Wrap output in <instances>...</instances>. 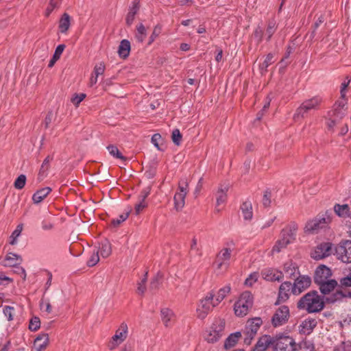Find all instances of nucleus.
Instances as JSON below:
<instances>
[{
	"instance_id": "1",
	"label": "nucleus",
	"mask_w": 351,
	"mask_h": 351,
	"mask_svg": "<svg viewBox=\"0 0 351 351\" xmlns=\"http://www.w3.org/2000/svg\"><path fill=\"white\" fill-rule=\"evenodd\" d=\"M325 304L323 298L316 291H311L303 295L298 302L297 307L308 313H318L323 310Z\"/></svg>"
},
{
	"instance_id": "2",
	"label": "nucleus",
	"mask_w": 351,
	"mask_h": 351,
	"mask_svg": "<svg viewBox=\"0 0 351 351\" xmlns=\"http://www.w3.org/2000/svg\"><path fill=\"white\" fill-rule=\"evenodd\" d=\"M271 347L273 351H293L295 341L289 335L278 334L271 337Z\"/></svg>"
},
{
	"instance_id": "3",
	"label": "nucleus",
	"mask_w": 351,
	"mask_h": 351,
	"mask_svg": "<svg viewBox=\"0 0 351 351\" xmlns=\"http://www.w3.org/2000/svg\"><path fill=\"white\" fill-rule=\"evenodd\" d=\"M322 98L319 96H315L311 99L304 100L296 109L293 114L294 120L297 121L304 118L311 110H316L319 108Z\"/></svg>"
},
{
	"instance_id": "4",
	"label": "nucleus",
	"mask_w": 351,
	"mask_h": 351,
	"mask_svg": "<svg viewBox=\"0 0 351 351\" xmlns=\"http://www.w3.org/2000/svg\"><path fill=\"white\" fill-rule=\"evenodd\" d=\"M254 298L251 292H243L238 300L234 303V310L237 316L243 317L247 314L249 310L252 307Z\"/></svg>"
},
{
	"instance_id": "5",
	"label": "nucleus",
	"mask_w": 351,
	"mask_h": 351,
	"mask_svg": "<svg viewBox=\"0 0 351 351\" xmlns=\"http://www.w3.org/2000/svg\"><path fill=\"white\" fill-rule=\"evenodd\" d=\"M296 230L297 226L295 224L289 228L283 229L281 232V238L276 242L271 252L278 253L291 243L295 239Z\"/></svg>"
},
{
	"instance_id": "6",
	"label": "nucleus",
	"mask_w": 351,
	"mask_h": 351,
	"mask_svg": "<svg viewBox=\"0 0 351 351\" xmlns=\"http://www.w3.org/2000/svg\"><path fill=\"white\" fill-rule=\"evenodd\" d=\"M214 296L213 292H209L204 298L200 300L196 309L197 316L199 319H205L213 308L217 306L214 301Z\"/></svg>"
},
{
	"instance_id": "7",
	"label": "nucleus",
	"mask_w": 351,
	"mask_h": 351,
	"mask_svg": "<svg viewBox=\"0 0 351 351\" xmlns=\"http://www.w3.org/2000/svg\"><path fill=\"white\" fill-rule=\"evenodd\" d=\"M330 221V218L327 213L317 215L315 219L308 221L305 226V232L314 233L319 229L325 228Z\"/></svg>"
},
{
	"instance_id": "8",
	"label": "nucleus",
	"mask_w": 351,
	"mask_h": 351,
	"mask_svg": "<svg viewBox=\"0 0 351 351\" xmlns=\"http://www.w3.org/2000/svg\"><path fill=\"white\" fill-rule=\"evenodd\" d=\"M337 258L343 263H351V241H341L335 247Z\"/></svg>"
},
{
	"instance_id": "9",
	"label": "nucleus",
	"mask_w": 351,
	"mask_h": 351,
	"mask_svg": "<svg viewBox=\"0 0 351 351\" xmlns=\"http://www.w3.org/2000/svg\"><path fill=\"white\" fill-rule=\"evenodd\" d=\"M290 317L289 308L287 306L282 305L278 307L271 318L272 326L275 328L285 324Z\"/></svg>"
},
{
	"instance_id": "10",
	"label": "nucleus",
	"mask_w": 351,
	"mask_h": 351,
	"mask_svg": "<svg viewBox=\"0 0 351 351\" xmlns=\"http://www.w3.org/2000/svg\"><path fill=\"white\" fill-rule=\"evenodd\" d=\"M262 323V319L260 317H254L247 322L244 330V333L247 335V337L245 339V343H250L251 340L254 337Z\"/></svg>"
},
{
	"instance_id": "11",
	"label": "nucleus",
	"mask_w": 351,
	"mask_h": 351,
	"mask_svg": "<svg viewBox=\"0 0 351 351\" xmlns=\"http://www.w3.org/2000/svg\"><path fill=\"white\" fill-rule=\"evenodd\" d=\"M232 252L230 247H223L219 252L215 262L217 269L226 270L229 267Z\"/></svg>"
},
{
	"instance_id": "12",
	"label": "nucleus",
	"mask_w": 351,
	"mask_h": 351,
	"mask_svg": "<svg viewBox=\"0 0 351 351\" xmlns=\"http://www.w3.org/2000/svg\"><path fill=\"white\" fill-rule=\"evenodd\" d=\"M311 284V278L306 275H300L292 284L293 294L298 295L307 289Z\"/></svg>"
},
{
	"instance_id": "13",
	"label": "nucleus",
	"mask_w": 351,
	"mask_h": 351,
	"mask_svg": "<svg viewBox=\"0 0 351 351\" xmlns=\"http://www.w3.org/2000/svg\"><path fill=\"white\" fill-rule=\"evenodd\" d=\"M293 294L292 283L289 281L282 282L278 289V298L275 304H279L287 301L291 295Z\"/></svg>"
},
{
	"instance_id": "14",
	"label": "nucleus",
	"mask_w": 351,
	"mask_h": 351,
	"mask_svg": "<svg viewBox=\"0 0 351 351\" xmlns=\"http://www.w3.org/2000/svg\"><path fill=\"white\" fill-rule=\"evenodd\" d=\"M332 244L329 242L322 243L317 245L312 253V258L320 260L330 256L332 252Z\"/></svg>"
},
{
	"instance_id": "15",
	"label": "nucleus",
	"mask_w": 351,
	"mask_h": 351,
	"mask_svg": "<svg viewBox=\"0 0 351 351\" xmlns=\"http://www.w3.org/2000/svg\"><path fill=\"white\" fill-rule=\"evenodd\" d=\"M331 269L324 265H321L317 267L314 274V282L317 285L324 281L330 279L332 276Z\"/></svg>"
},
{
	"instance_id": "16",
	"label": "nucleus",
	"mask_w": 351,
	"mask_h": 351,
	"mask_svg": "<svg viewBox=\"0 0 351 351\" xmlns=\"http://www.w3.org/2000/svg\"><path fill=\"white\" fill-rule=\"evenodd\" d=\"M22 257L14 253H8L0 264L4 267H14L20 265L22 262Z\"/></svg>"
},
{
	"instance_id": "17",
	"label": "nucleus",
	"mask_w": 351,
	"mask_h": 351,
	"mask_svg": "<svg viewBox=\"0 0 351 351\" xmlns=\"http://www.w3.org/2000/svg\"><path fill=\"white\" fill-rule=\"evenodd\" d=\"M282 274L287 278H293L300 274L299 268L296 263L289 261L284 264Z\"/></svg>"
},
{
	"instance_id": "18",
	"label": "nucleus",
	"mask_w": 351,
	"mask_h": 351,
	"mask_svg": "<svg viewBox=\"0 0 351 351\" xmlns=\"http://www.w3.org/2000/svg\"><path fill=\"white\" fill-rule=\"evenodd\" d=\"M337 285L338 283L337 280L331 278L317 285L320 292L324 295H328L332 291L335 290Z\"/></svg>"
},
{
	"instance_id": "19",
	"label": "nucleus",
	"mask_w": 351,
	"mask_h": 351,
	"mask_svg": "<svg viewBox=\"0 0 351 351\" xmlns=\"http://www.w3.org/2000/svg\"><path fill=\"white\" fill-rule=\"evenodd\" d=\"M271 336L263 335L261 337L251 351H265L267 348L271 346Z\"/></svg>"
},
{
	"instance_id": "20",
	"label": "nucleus",
	"mask_w": 351,
	"mask_h": 351,
	"mask_svg": "<svg viewBox=\"0 0 351 351\" xmlns=\"http://www.w3.org/2000/svg\"><path fill=\"white\" fill-rule=\"evenodd\" d=\"M128 335V326L125 323H122L118 330H117L115 335L112 337V341L116 342L117 344L122 343L127 337Z\"/></svg>"
},
{
	"instance_id": "21",
	"label": "nucleus",
	"mask_w": 351,
	"mask_h": 351,
	"mask_svg": "<svg viewBox=\"0 0 351 351\" xmlns=\"http://www.w3.org/2000/svg\"><path fill=\"white\" fill-rule=\"evenodd\" d=\"M263 276L267 281H281L283 279L282 271L278 270L265 269L263 271Z\"/></svg>"
},
{
	"instance_id": "22",
	"label": "nucleus",
	"mask_w": 351,
	"mask_h": 351,
	"mask_svg": "<svg viewBox=\"0 0 351 351\" xmlns=\"http://www.w3.org/2000/svg\"><path fill=\"white\" fill-rule=\"evenodd\" d=\"M49 343V337L47 334L43 333L39 335L34 341V347L36 351H43Z\"/></svg>"
},
{
	"instance_id": "23",
	"label": "nucleus",
	"mask_w": 351,
	"mask_h": 351,
	"mask_svg": "<svg viewBox=\"0 0 351 351\" xmlns=\"http://www.w3.org/2000/svg\"><path fill=\"white\" fill-rule=\"evenodd\" d=\"M131 49L130 43L128 40L123 39L120 42L118 47V54L121 58L126 59L129 55Z\"/></svg>"
},
{
	"instance_id": "24",
	"label": "nucleus",
	"mask_w": 351,
	"mask_h": 351,
	"mask_svg": "<svg viewBox=\"0 0 351 351\" xmlns=\"http://www.w3.org/2000/svg\"><path fill=\"white\" fill-rule=\"evenodd\" d=\"M240 209L244 220L250 221L253 217L252 205L250 201L246 200L242 203Z\"/></svg>"
},
{
	"instance_id": "25",
	"label": "nucleus",
	"mask_w": 351,
	"mask_h": 351,
	"mask_svg": "<svg viewBox=\"0 0 351 351\" xmlns=\"http://www.w3.org/2000/svg\"><path fill=\"white\" fill-rule=\"evenodd\" d=\"M105 71V64L104 62H100L96 64L94 67L93 73L90 79V86H93L97 82V79L99 75L104 74Z\"/></svg>"
},
{
	"instance_id": "26",
	"label": "nucleus",
	"mask_w": 351,
	"mask_h": 351,
	"mask_svg": "<svg viewBox=\"0 0 351 351\" xmlns=\"http://www.w3.org/2000/svg\"><path fill=\"white\" fill-rule=\"evenodd\" d=\"M347 297H351L350 292H343L341 290H337L330 296L326 298V301L328 303H335L341 301L343 299Z\"/></svg>"
},
{
	"instance_id": "27",
	"label": "nucleus",
	"mask_w": 351,
	"mask_h": 351,
	"mask_svg": "<svg viewBox=\"0 0 351 351\" xmlns=\"http://www.w3.org/2000/svg\"><path fill=\"white\" fill-rule=\"evenodd\" d=\"M160 315L165 326L166 327L170 326L175 316L173 311L168 308H163L160 310Z\"/></svg>"
},
{
	"instance_id": "28",
	"label": "nucleus",
	"mask_w": 351,
	"mask_h": 351,
	"mask_svg": "<svg viewBox=\"0 0 351 351\" xmlns=\"http://www.w3.org/2000/svg\"><path fill=\"white\" fill-rule=\"evenodd\" d=\"M51 191L50 187H44L35 192L32 196V200L35 204L41 202Z\"/></svg>"
},
{
	"instance_id": "29",
	"label": "nucleus",
	"mask_w": 351,
	"mask_h": 351,
	"mask_svg": "<svg viewBox=\"0 0 351 351\" xmlns=\"http://www.w3.org/2000/svg\"><path fill=\"white\" fill-rule=\"evenodd\" d=\"M97 250H99V254H100L103 258H106L112 252L111 244L108 240L102 241L99 243V246H97Z\"/></svg>"
},
{
	"instance_id": "30",
	"label": "nucleus",
	"mask_w": 351,
	"mask_h": 351,
	"mask_svg": "<svg viewBox=\"0 0 351 351\" xmlns=\"http://www.w3.org/2000/svg\"><path fill=\"white\" fill-rule=\"evenodd\" d=\"M241 337V333L240 332H235L234 333L230 334L228 337L226 338L224 342V348L226 350L230 349L234 347L239 339Z\"/></svg>"
},
{
	"instance_id": "31",
	"label": "nucleus",
	"mask_w": 351,
	"mask_h": 351,
	"mask_svg": "<svg viewBox=\"0 0 351 351\" xmlns=\"http://www.w3.org/2000/svg\"><path fill=\"white\" fill-rule=\"evenodd\" d=\"M228 191V185H221L217 192V205L219 206L224 204L227 199V192Z\"/></svg>"
},
{
	"instance_id": "32",
	"label": "nucleus",
	"mask_w": 351,
	"mask_h": 351,
	"mask_svg": "<svg viewBox=\"0 0 351 351\" xmlns=\"http://www.w3.org/2000/svg\"><path fill=\"white\" fill-rule=\"evenodd\" d=\"M334 210L340 217L346 218L350 215V207L348 204H337L334 206Z\"/></svg>"
},
{
	"instance_id": "33",
	"label": "nucleus",
	"mask_w": 351,
	"mask_h": 351,
	"mask_svg": "<svg viewBox=\"0 0 351 351\" xmlns=\"http://www.w3.org/2000/svg\"><path fill=\"white\" fill-rule=\"evenodd\" d=\"M317 325V321L315 319L308 318L302 322L300 326L304 333H310Z\"/></svg>"
},
{
	"instance_id": "34",
	"label": "nucleus",
	"mask_w": 351,
	"mask_h": 351,
	"mask_svg": "<svg viewBox=\"0 0 351 351\" xmlns=\"http://www.w3.org/2000/svg\"><path fill=\"white\" fill-rule=\"evenodd\" d=\"M231 290L230 285H226L225 287L221 288L218 292L217 294L214 296V301L215 302V304L218 305L230 293Z\"/></svg>"
},
{
	"instance_id": "35",
	"label": "nucleus",
	"mask_w": 351,
	"mask_h": 351,
	"mask_svg": "<svg viewBox=\"0 0 351 351\" xmlns=\"http://www.w3.org/2000/svg\"><path fill=\"white\" fill-rule=\"evenodd\" d=\"M138 9H139V7H138V5L137 3H134L133 5L130 8L129 12L127 14L126 19H125L126 23L128 25H130L132 24V23L134 20V18H135V15L137 13Z\"/></svg>"
},
{
	"instance_id": "36",
	"label": "nucleus",
	"mask_w": 351,
	"mask_h": 351,
	"mask_svg": "<svg viewBox=\"0 0 351 351\" xmlns=\"http://www.w3.org/2000/svg\"><path fill=\"white\" fill-rule=\"evenodd\" d=\"M186 195L176 193L174 195V206L177 210H181L185 204Z\"/></svg>"
},
{
	"instance_id": "37",
	"label": "nucleus",
	"mask_w": 351,
	"mask_h": 351,
	"mask_svg": "<svg viewBox=\"0 0 351 351\" xmlns=\"http://www.w3.org/2000/svg\"><path fill=\"white\" fill-rule=\"evenodd\" d=\"M146 29L145 26L141 23L136 27V33L135 38L138 43H143L146 37Z\"/></svg>"
},
{
	"instance_id": "38",
	"label": "nucleus",
	"mask_w": 351,
	"mask_h": 351,
	"mask_svg": "<svg viewBox=\"0 0 351 351\" xmlns=\"http://www.w3.org/2000/svg\"><path fill=\"white\" fill-rule=\"evenodd\" d=\"M99 261V250H97V246H95L92 254H90L88 260L87 261V265L88 267H93Z\"/></svg>"
},
{
	"instance_id": "39",
	"label": "nucleus",
	"mask_w": 351,
	"mask_h": 351,
	"mask_svg": "<svg viewBox=\"0 0 351 351\" xmlns=\"http://www.w3.org/2000/svg\"><path fill=\"white\" fill-rule=\"evenodd\" d=\"M225 328V322L223 320L219 319L215 322L210 330L213 332L219 333V336H222V332Z\"/></svg>"
},
{
	"instance_id": "40",
	"label": "nucleus",
	"mask_w": 351,
	"mask_h": 351,
	"mask_svg": "<svg viewBox=\"0 0 351 351\" xmlns=\"http://www.w3.org/2000/svg\"><path fill=\"white\" fill-rule=\"evenodd\" d=\"M277 28L276 23L274 20L269 21L265 31V36H267V40H269L275 33Z\"/></svg>"
},
{
	"instance_id": "41",
	"label": "nucleus",
	"mask_w": 351,
	"mask_h": 351,
	"mask_svg": "<svg viewBox=\"0 0 351 351\" xmlns=\"http://www.w3.org/2000/svg\"><path fill=\"white\" fill-rule=\"evenodd\" d=\"M107 149L109 154L114 158L121 159L123 161L126 160V158L122 155L117 146L110 145L107 147Z\"/></svg>"
},
{
	"instance_id": "42",
	"label": "nucleus",
	"mask_w": 351,
	"mask_h": 351,
	"mask_svg": "<svg viewBox=\"0 0 351 351\" xmlns=\"http://www.w3.org/2000/svg\"><path fill=\"white\" fill-rule=\"evenodd\" d=\"M273 58L274 55L272 53H268L263 62L260 64L259 68L262 74L265 73L267 67L274 62Z\"/></svg>"
},
{
	"instance_id": "43",
	"label": "nucleus",
	"mask_w": 351,
	"mask_h": 351,
	"mask_svg": "<svg viewBox=\"0 0 351 351\" xmlns=\"http://www.w3.org/2000/svg\"><path fill=\"white\" fill-rule=\"evenodd\" d=\"M23 230V225L19 224L16 229L12 232L10 236V244L14 245L17 243V238L20 236Z\"/></svg>"
},
{
	"instance_id": "44",
	"label": "nucleus",
	"mask_w": 351,
	"mask_h": 351,
	"mask_svg": "<svg viewBox=\"0 0 351 351\" xmlns=\"http://www.w3.org/2000/svg\"><path fill=\"white\" fill-rule=\"evenodd\" d=\"M162 278V275L160 272H158L156 275L152 279L149 285V289L151 290H156L158 289L161 283Z\"/></svg>"
},
{
	"instance_id": "45",
	"label": "nucleus",
	"mask_w": 351,
	"mask_h": 351,
	"mask_svg": "<svg viewBox=\"0 0 351 351\" xmlns=\"http://www.w3.org/2000/svg\"><path fill=\"white\" fill-rule=\"evenodd\" d=\"M26 183V176L23 174L20 175L14 181V186L16 189H22Z\"/></svg>"
},
{
	"instance_id": "46",
	"label": "nucleus",
	"mask_w": 351,
	"mask_h": 351,
	"mask_svg": "<svg viewBox=\"0 0 351 351\" xmlns=\"http://www.w3.org/2000/svg\"><path fill=\"white\" fill-rule=\"evenodd\" d=\"M40 326V321L38 317H34L30 319L29 329L32 331L37 330Z\"/></svg>"
},
{
	"instance_id": "47",
	"label": "nucleus",
	"mask_w": 351,
	"mask_h": 351,
	"mask_svg": "<svg viewBox=\"0 0 351 351\" xmlns=\"http://www.w3.org/2000/svg\"><path fill=\"white\" fill-rule=\"evenodd\" d=\"M147 272L145 273L143 278L138 282V287H137V291L139 294H144L145 290H146V287H145V284H146V282H147Z\"/></svg>"
},
{
	"instance_id": "48",
	"label": "nucleus",
	"mask_w": 351,
	"mask_h": 351,
	"mask_svg": "<svg viewBox=\"0 0 351 351\" xmlns=\"http://www.w3.org/2000/svg\"><path fill=\"white\" fill-rule=\"evenodd\" d=\"M172 141L176 145H180L182 140V134L178 129H174L172 132Z\"/></svg>"
},
{
	"instance_id": "49",
	"label": "nucleus",
	"mask_w": 351,
	"mask_h": 351,
	"mask_svg": "<svg viewBox=\"0 0 351 351\" xmlns=\"http://www.w3.org/2000/svg\"><path fill=\"white\" fill-rule=\"evenodd\" d=\"M263 30L260 26H258L253 33V37L256 40L257 43H260L263 40Z\"/></svg>"
},
{
	"instance_id": "50",
	"label": "nucleus",
	"mask_w": 351,
	"mask_h": 351,
	"mask_svg": "<svg viewBox=\"0 0 351 351\" xmlns=\"http://www.w3.org/2000/svg\"><path fill=\"white\" fill-rule=\"evenodd\" d=\"M85 97H86V94H84V93L75 94L71 98V101L75 106H77L80 104V102L84 99Z\"/></svg>"
},
{
	"instance_id": "51",
	"label": "nucleus",
	"mask_w": 351,
	"mask_h": 351,
	"mask_svg": "<svg viewBox=\"0 0 351 351\" xmlns=\"http://www.w3.org/2000/svg\"><path fill=\"white\" fill-rule=\"evenodd\" d=\"M346 114V110L333 108V113L332 117H335L336 120L339 121Z\"/></svg>"
},
{
	"instance_id": "52",
	"label": "nucleus",
	"mask_w": 351,
	"mask_h": 351,
	"mask_svg": "<svg viewBox=\"0 0 351 351\" xmlns=\"http://www.w3.org/2000/svg\"><path fill=\"white\" fill-rule=\"evenodd\" d=\"M128 216L129 212L122 213L117 218L113 219L112 223L114 226H119L122 222L125 221L128 219Z\"/></svg>"
},
{
	"instance_id": "53",
	"label": "nucleus",
	"mask_w": 351,
	"mask_h": 351,
	"mask_svg": "<svg viewBox=\"0 0 351 351\" xmlns=\"http://www.w3.org/2000/svg\"><path fill=\"white\" fill-rule=\"evenodd\" d=\"M62 0H50L49 5L46 10V16H48L54 8L58 7Z\"/></svg>"
},
{
	"instance_id": "54",
	"label": "nucleus",
	"mask_w": 351,
	"mask_h": 351,
	"mask_svg": "<svg viewBox=\"0 0 351 351\" xmlns=\"http://www.w3.org/2000/svg\"><path fill=\"white\" fill-rule=\"evenodd\" d=\"M51 160H52V158L50 157L49 156L46 157V158L44 160V161L43 162V164L41 165L40 172H39L40 175H43L47 171V169L49 168V162Z\"/></svg>"
},
{
	"instance_id": "55",
	"label": "nucleus",
	"mask_w": 351,
	"mask_h": 351,
	"mask_svg": "<svg viewBox=\"0 0 351 351\" xmlns=\"http://www.w3.org/2000/svg\"><path fill=\"white\" fill-rule=\"evenodd\" d=\"M3 311V314L9 321L13 319V313L14 311V307L10 306H5Z\"/></svg>"
},
{
	"instance_id": "56",
	"label": "nucleus",
	"mask_w": 351,
	"mask_h": 351,
	"mask_svg": "<svg viewBox=\"0 0 351 351\" xmlns=\"http://www.w3.org/2000/svg\"><path fill=\"white\" fill-rule=\"evenodd\" d=\"M14 272L21 276V278L23 279V280H25L26 279V271L25 269L20 266V265H18L16 266L13 267Z\"/></svg>"
},
{
	"instance_id": "57",
	"label": "nucleus",
	"mask_w": 351,
	"mask_h": 351,
	"mask_svg": "<svg viewBox=\"0 0 351 351\" xmlns=\"http://www.w3.org/2000/svg\"><path fill=\"white\" fill-rule=\"evenodd\" d=\"M258 280V275L256 273L250 274L245 280V285L251 287Z\"/></svg>"
},
{
	"instance_id": "58",
	"label": "nucleus",
	"mask_w": 351,
	"mask_h": 351,
	"mask_svg": "<svg viewBox=\"0 0 351 351\" xmlns=\"http://www.w3.org/2000/svg\"><path fill=\"white\" fill-rule=\"evenodd\" d=\"M350 82V80H345L341 84V90H340V94H341V98L344 99L346 96V89Z\"/></svg>"
},
{
	"instance_id": "59",
	"label": "nucleus",
	"mask_w": 351,
	"mask_h": 351,
	"mask_svg": "<svg viewBox=\"0 0 351 351\" xmlns=\"http://www.w3.org/2000/svg\"><path fill=\"white\" fill-rule=\"evenodd\" d=\"M293 351H313V347L308 346L306 342L301 343L298 345L295 343V350Z\"/></svg>"
},
{
	"instance_id": "60",
	"label": "nucleus",
	"mask_w": 351,
	"mask_h": 351,
	"mask_svg": "<svg viewBox=\"0 0 351 351\" xmlns=\"http://www.w3.org/2000/svg\"><path fill=\"white\" fill-rule=\"evenodd\" d=\"M219 333L213 332L211 330L209 331L208 335L206 337V339L208 342H215L217 341L221 336L219 335Z\"/></svg>"
},
{
	"instance_id": "61",
	"label": "nucleus",
	"mask_w": 351,
	"mask_h": 351,
	"mask_svg": "<svg viewBox=\"0 0 351 351\" xmlns=\"http://www.w3.org/2000/svg\"><path fill=\"white\" fill-rule=\"evenodd\" d=\"M340 285L342 287H351V271L346 276L341 278Z\"/></svg>"
},
{
	"instance_id": "62",
	"label": "nucleus",
	"mask_w": 351,
	"mask_h": 351,
	"mask_svg": "<svg viewBox=\"0 0 351 351\" xmlns=\"http://www.w3.org/2000/svg\"><path fill=\"white\" fill-rule=\"evenodd\" d=\"M271 204V193L268 191H266L263 195V204L264 207H268Z\"/></svg>"
},
{
	"instance_id": "63",
	"label": "nucleus",
	"mask_w": 351,
	"mask_h": 351,
	"mask_svg": "<svg viewBox=\"0 0 351 351\" xmlns=\"http://www.w3.org/2000/svg\"><path fill=\"white\" fill-rule=\"evenodd\" d=\"M160 33V27L157 25L154 27V31L149 37V45H150L155 40V39L159 36Z\"/></svg>"
},
{
	"instance_id": "64",
	"label": "nucleus",
	"mask_w": 351,
	"mask_h": 351,
	"mask_svg": "<svg viewBox=\"0 0 351 351\" xmlns=\"http://www.w3.org/2000/svg\"><path fill=\"white\" fill-rule=\"evenodd\" d=\"M162 138V136L160 134H154L151 139L152 143L158 149L162 150L160 147L158 141Z\"/></svg>"
}]
</instances>
